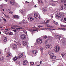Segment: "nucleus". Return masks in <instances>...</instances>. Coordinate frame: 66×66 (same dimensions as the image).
Here are the masks:
<instances>
[{"instance_id": "aec40b11", "label": "nucleus", "mask_w": 66, "mask_h": 66, "mask_svg": "<svg viewBox=\"0 0 66 66\" xmlns=\"http://www.w3.org/2000/svg\"><path fill=\"white\" fill-rule=\"evenodd\" d=\"M48 40L50 42H51L52 41V38L51 37H48Z\"/></svg>"}, {"instance_id": "423d86ee", "label": "nucleus", "mask_w": 66, "mask_h": 66, "mask_svg": "<svg viewBox=\"0 0 66 66\" xmlns=\"http://www.w3.org/2000/svg\"><path fill=\"white\" fill-rule=\"evenodd\" d=\"M20 37L22 39H26V35H22Z\"/></svg>"}, {"instance_id": "864d4df0", "label": "nucleus", "mask_w": 66, "mask_h": 66, "mask_svg": "<svg viewBox=\"0 0 66 66\" xmlns=\"http://www.w3.org/2000/svg\"><path fill=\"white\" fill-rule=\"evenodd\" d=\"M61 8H62V9H61V10H63V5H62Z\"/></svg>"}, {"instance_id": "1a4fd4ad", "label": "nucleus", "mask_w": 66, "mask_h": 66, "mask_svg": "<svg viewBox=\"0 0 66 66\" xmlns=\"http://www.w3.org/2000/svg\"><path fill=\"white\" fill-rule=\"evenodd\" d=\"M22 54L19 53L18 54L17 57L19 59H20L22 56Z\"/></svg>"}, {"instance_id": "393cba45", "label": "nucleus", "mask_w": 66, "mask_h": 66, "mask_svg": "<svg viewBox=\"0 0 66 66\" xmlns=\"http://www.w3.org/2000/svg\"><path fill=\"white\" fill-rule=\"evenodd\" d=\"M50 57L51 58V59H54L56 58V57L55 56H53L51 57Z\"/></svg>"}, {"instance_id": "0eeeda50", "label": "nucleus", "mask_w": 66, "mask_h": 66, "mask_svg": "<svg viewBox=\"0 0 66 66\" xmlns=\"http://www.w3.org/2000/svg\"><path fill=\"white\" fill-rule=\"evenodd\" d=\"M10 2L12 5H14L15 4V1L14 0H10Z\"/></svg>"}, {"instance_id": "dca6fc26", "label": "nucleus", "mask_w": 66, "mask_h": 66, "mask_svg": "<svg viewBox=\"0 0 66 66\" xmlns=\"http://www.w3.org/2000/svg\"><path fill=\"white\" fill-rule=\"evenodd\" d=\"M18 57H17V56H15L14 57L13 59V61H16L17 59H18Z\"/></svg>"}, {"instance_id": "a878e982", "label": "nucleus", "mask_w": 66, "mask_h": 66, "mask_svg": "<svg viewBox=\"0 0 66 66\" xmlns=\"http://www.w3.org/2000/svg\"><path fill=\"white\" fill-rule=\"evenodd\" d=\"M47 38V36L46 35H44V37H43V39L44 40H45V39H46Z\"/></svg>"}, {"instance_id": "09e8293b", "label": "nucleus", "mask_w": 66, "mask_h": 66, "mask_svg": "<svg viewBox=\"0 0 66 66\" xmlns=\"http://www.w3.org/2000/svg\"><path fill=\"white\" fill-rule=\"evenodd\" d=\"M34 31L33 30H32V29L31 30V32H33V31Z\"/></svg>"}, {"instance_id": "a211bd4d", "label": "nucleus", "mask_w": 66, "mask_h": 66, "mask_svg": "<svg viewBox=\"0 0 66 66\" xmlns=\"http://www.w3.org/2000/svg\"><path fill=\"white\" fill-rule=\"evenodd\" d=\"M28 19L29 20L32 21L34 20V18L31 17H30L28 18Z\"/></svg>"}, {"instance_id": "4468645a", "label": "nucleus", "mask_w": 66, "mask_h": 66, "mask_svg": "<svg viewBox=\"0 0 66 66\" xmlns=\"http://www.w3.org/2000/svg\"><path fill=\"white\" fill-rule=\"evenodd\" d=\"M3 40L4 41V42H6L7 41V39H6V38L5 36H4L3 37Z\"/></svg>"}, {"instance_id": "bf43d9fd", "label": "nucleus", "mask_w": 66, "mask_h": 66, "mask_svg": "<svg viewBox=\"0 0 66 66\" xmlns=\"http://www.w3.org/2000/svg\"><path fill=\"white\" fill-rule=\"evenodd\" d=\"M34 7H37L36 5H35L34 6Z\"/></svg>"}, {"instance_id": "f257e3e1", "label": "nucleus", "mask_w": 66, "mask_h": 66, "mask_svg": "<svg viewBox=\"0 0 66 66\" xmlns=\"http://www.w3.org/2000/svg\"><path fill=\"white\" fill-rule=\"evenodd\" d=\"M56 17H58L59 18H61V17H62V18H64V14L62 13L61 15L60 13H58L57 14Z\"/></svg>"}, {"instance_id": "ea45409f", "label": "nucleus", "mask_w": 66, "mask_h": 66, "mask_svg": "<svg viewBox=\"0 0 66 66\" xmlns=\"http://www.w3.org/2000/svg\"><path fill=\"white\" fill-rule=\"evenodd\" d=\"M3 6L2 5H0V9H2V8H3Z\"/></svg>"}, {"instance_id": "f3484780", "label": "nucleus", "mask_w": 66, "mask_h": 66, "mask_svg": "<svg viewBox=\"0 0 66 66\" xmlns=\"http://www.w3.org/2000/svg\"><path fill=\"white\" fill-rule=\"evenodd\" d=\"M11 55L12 54L10 53H7L6 55V56L7 57H8V56H11Z\"/></svg>"}, {"instance_id": "603ef678", "label": "nucleus", "mask_w": 66, "mask_h": 66, "mask_svg": "<svg viewBox=\"0 0 66 66\" xmlns=\"http://www.w3.org/2000/svg\"><path fill=\"white\" fill-rule=\"evenodd\" d=\"M47 43H48V41L46 40L45 41V44H47Z\"/></svg>"}, {"instance_id": "49530a36", "label": "nucleus", "mask_w": 66, "mask_h": 66, "mask_svg": "<svg viewBox=\"0 0 66 66\" xmlns=\"http://www.w3.org/2000/svg\"><path fill=\"white\" fill-rule=\"evenodd\" d=\"M5 34H6V35H7V34H9V32H8L7 31H6Z\"/></svg>"}, {"instance_id": "473e14b6", "label": "nucleus", "mask_w": 66, "mask_h": 66, "mask_svg": "<svg viewBox=\"0 0 66 66\" xmlns=\"http://www.w3.org/2000/svg\"><path fill=\"white\" fill-rule=\"evenodd\" d=\"M30 63L31 65H33L34 64V63L33 62H30Z\"/></svg>"}, {"instance_id": "69168bd1", "label": "nucleus", "mask_w": 66, "mask_h": 66, "mask_svg": "<svg viewBox=\"0 0 66 66\" xmlns=\"http://www.w3.org/2000/svg\"><path fill=\"white\" fill-rule=\"evenodd\" d=\"M64 10H66V7H65L64 8Z\"/></svg>"}, {"instance_id": "58836bf2", "label": "nucleus", "mask_w": 66, "mask_h": 66, "mask_svg": "<svg viewBox=\"0 0 66 66\" xmlns=\"http://www.w3.org/2000/svg\"><path fill=\"white\" fill-rule=\"evenodd\" d=\"M24 20H23L22 22L20 23L21 24V23H25V22H24Z\"/></svg>"}, {"instance_id": "a18cd8bd", "label": "nucleus", "mask_w": 66, "mask_h": 66, "mask_svg": "<svg viewBox=\"0 0 66 66\" xmlns=\"http://www.w3.org/2000/svg\"><path fill=\"white\" fill-rule=\"evenodd\" d=\"M40 50L41 51H43V49L42 48H40Z\"/></svg>"}, {"instance_id": "4c0bfd02", "label": "nucleus", "mask_w": 66, "mask_h": 66, "mask_svg": "<svg viewBox=\"0 0 66 66\" xmlns=\"http://www.w3.org/2000/svg\"><path fill=\"white\" fill-rule=\"evenodd\" d=\"M9 34L10 35H13V33L12 32H11L10 33H9Z\"/></svg>"}, {"instance_id": "c9c22d12", "label": "nucleus", "mask_w": 66, "mask_h": 66, "mask_svg": "<svg viewBox=\"0 0 66 66\" xmlns=\"http://www.w3.org/2000/svg\"><path fill=\"white\" fill-rule=\"evenodd\" d=\"M53 22L54 24H58V23L54 21H53Z\"/></svg>"}, {"instance_id": "2eb2a0df", "label": "nucleus", "mask_w": 66, "mask_h": 66, "mask_svg": "<svg viewBox=\"0 0 66 66\" xmlns=\"http://www.w3.org/2000/svg\"><path fill=\"white\" fill-rule=\"evenodd\" d=\"M42 2V0H38V3L39 4H43V3Z\"/></svg>"}, {"instance_id": "39448f33", "label": "nucleus", "mask_w": 66, "mask_h": 66, "mask_svg": "<svg viewBox=\"0 0 66 66\" xmlns=\"http://www.w3.org/2000/svg\"><path fill=\"white\" fill-rule=\"evenodd\" d=\"M37 42L38 44H40L42 43V40L38 38L37 40Z\"/></svg>"}, {"instance_id": "cd10ccee", "label": "nucleus", "mask_w": 66, "mask_h": 66, "mask_svg": "<svg viewBox=\"0 0 66 66\" xmlns=\"http://www.w3.org/2000/svg\"><path fill=\"white\" fill-rule=\"evenodd\" d=\"M16 27H17V25L16 26H14L13 27H11V29H15L16 28Z\"/></svg>"}, {"instance_id": "5701e85b", "label": "nucleus", "mask_w": 66, "mask_h": 66, "mask_svg": "<svg viewBox=\"0 0 66 66\" xmlns=\"http://www.w3.org/2000/svg\"><path fill=\"white\" fill-rule=\"evenodd\" d=\"M16 63L17 64H19V65H20V62L19 61H16Z\"/></svg>"}, {"instance_id": "20e7f679", "label": "nucleus", "mask_w": 66, "mask_h": 66, "mask_svg": "<svg viewBox=\"0 0 66 66\" xmlns=\"http://www.w3.org/2000/svg\"><path fill=\"white\" fill-rule=\"evenodd\" d=\"M34 16L35 18H36V19H40V15L39 14H34Z\"/></svg>"}, {"instance_id": "6ab92c4d", "label": "nucleus", "mask_w": 66, "mask_h": 66, "mask_svg": "<svg viewBox=\"0 0 66 66\" xmlns=\"http://www.w3.org/2000/svg\"><path fill=\"white\" fill-rule=\"evenodd\" d=\"M43 11L45 12L47 10V8L46 7H44L43 9Z\"/></svg>"}, {"instance_id": "bb28decb", "label": "nucleus", "mask_w": 66, "mask_h": 66, "mask_svg": "<svg viewBox=\"0 0 66 66\" xmlns=\"http://www.w3.org/2000/svg\"><path fill=\"white\" fill-rule=\"evenodd\" d=\"M47 27H48V28H54V26L50 25H48Z\"/></svg>"}, {"instance_id": "a19ab883", "label": "nucleus", "mask_w": 66, "mask_h": 66, "mask_svg": "<svg viewBox=\"0 0 66 66\" xmlns=\"http://www.w3.org/2000/svg\"><path fill=\"white\" fill-rule=\"evenodd\" d=\"M64 19H63V18H62V19H64L65 21H66V18L65 17V16H64Z\"/></svg>"}, {"instance_id": "5fc2aeb1", "label": "nucleus", "mask_w": 66, "mask_h": 66, "mask_svg": "<svg viewBox=\"0 0 66 66\" xmlns=\"http://www.w3.org/2000/svg\"><path fill=\"white\" fill-rule=\"evenodd\" d=\"M61 27H64V25H62L61 26Z\"/></svg>"}, {"instance_id": "774afa93", "label": "nucleus", "mask_w": 66, "mask_h": 66, "mask_svg": "<svg viewBox=\"0 0 66 66\" xmlns=\"http://www.w3.org/2000/svg\"><path fill=\"white\" fill-rule=\"evenodd\" d=\"M64 6H66V4H64Z\"/></svg>"}, {"instance_id": "7c9ffc66", "label": "nucleus", "mask_w": 66, "mask_h": 66, "mask_svg": "<svg viewBox=\"0 0 66 66\" xmlns=\"http://www.w3.org/2000/svg\"><path fill=\"white\" fill-rule=\"evenodd\" d=\"M22 27L18 28H16V30H21V29H22Z\"/></svg>"}, {"instance_id": "6e6552de", "label": "nucleus", "mask_w": 66, "mask_h": 66, "mask_svg": "<svg viewBox=\"0 0 66 66\" xmlns=\"http://www.w3.org/2000/svg\"><path fill=\"white\" fill-rule=\"evenodd\" d=\"M12 47L14 50H15L17 49V45L16 44H13L12 45Z\"/></svg>"}, {"instance_id": "e433bc0d", "label": "nucleus", "mask_w": 66, "mask_h": 66, "mask_svg": "<svg viewBox=\"0 0 66 66\" xmlns=\"http://www.w3.org/2000/svg\"><path fill=\"white\" fill-rule=\"evenodd\" d=\"M50 21V20H47L46 21V22L45 23V24H47V23H49Z\"/></svg>"}, {"instance_id": "8fccbe9b", "label": "nucleus", "mask_w": 66, "mask_h": 66, "mask_svg": "<svg viewBox=\"0 0 66 66\" xmlns=\"http://www.w3.org/2000/svg\"><path fill=\"white\" fill-rule=\"evenodd\" d=\"M9 13H10V14H13V12L10 11V12H9Z\"/></svg>"}, {"instance_id": "f03ea898", "label": "nucleus", "mask_w": 66, "mask_h": 66, "mask_svg": "<svg viewBox=\"0 0 66 66\" xmlns=\"http://www.w3.org/2000/svg\"><path fill=\"white\" fill-rule=\"evenodd\" d=\"M60 50V47L57 46L54 47V50L55 52H58Z\"/></svg>"}, {"instance_id": "c756f323", "label": "nucleus", "mask_w": 66, "mask_h": 66, "mask_svg": "<svg viewBox=\"0 0 66 66\" xmlns=\"http://www.w3.org/2000/svg\"><path fill=\"white\" fill-rule=\"evenodd\" d=\"M50 5H52V6H55V4L52 3H51L50 4Z\"/></svg>"}, {"instance_id": "0e129e2a", "label": "nucleus", "mask_w": 66, "mask_h": 66, "mask_svg": "<svg viewBox=\"0 0 66 66\" xmlns=\"http://www.w3.org/2000/svg\"><path fill=\"white\" fill-rule=\"evenodd\" d=\"M40 66V65H36V66Z\"/></svg>"}, {"instance_id": "9d476101", "label": "nucleus", "mask_w": 66, "mask_h": 66, "mask_svg": "<svg viewBox=\"0 0 66 66\" xmlns=\"http://www.w3.org/2000/svg\"><path fill=\"white\" fill-rule=\"evenodd\" d=\"M37 52H38V51L37 50H35L32 51V53L33 54H36V53H37Z\"/></svg>"}, {"instance_id": "c85d7f7f", "label": "nucleus", "mask_w": 66, "mask_h": 66, "mask_svg": "<svg viewBox=\"0 0 66 66\" xmlns=\"http://www.w3.org/2000/svg\"><path fill=\"white\" fill-rule=\"evenodd\" d=\"M13 17L14 18H19V16L16 15H14L13 16Z\"/></svg>"}, {"instance_id": "2f4dec72", "label": "nucleus", "mask_w": 66, "mask_h": 66, "mask_svg": "<svg viewBox=\"0 0 66 66\" xmlns=\"http://www.w3.org/2000/svg\"><path fill=\"white\" fill-rule=\"evenodd\" d=\"M62 2H64V3H65V4H66V0H62L61 1Z\"/></svg>"}, {"instance_id": "4d7b16f0", "label": "nucleus", "mask_w": 66, "mask_h": 66, "mask_svg": "<svg viewBox=\"0 0 66 66\" xmlns=\"http://www.w3.org/2000/svg\"><path fill=\"white\" fill-rule=\"evenodd\" d=\"M61 30H65V28H61Z\"/></svg>"}, {"instance_id": "13d9d810", "label": "nucleus", "mask_w": 66, "mask_h": 66, "mask_svg": "<svg viewBox=\"0 0 66 66\" xmlns=\"http://www.w3.org/2000/svg\"><path fill=\"white\" fill-rule=\"evenodd\" d=\"M61 55L62 57H64V55H63V54H62Z\"/></svg>"}, {"instance_id": "412c9836", "label": "nucleus", "mask_w": 66, "mask_h": 66, "mask_svg": "<svg viewBox=\"0 0 66 66\" xmlns=\"http://www.w3.org/2000/svg\"><path fill=\"white\" fill-rule=\"evenodd\" d=\"M55 37H56V38H57L60 40V38H61V36L59 35L55 36Z\"/></svg>"}, {"instance_id": "7ed1b4c3", "label": "nucleus", "mask_w": 66, "mask_h": 66, "mask_svg": "<svg viewBox=\"0 0 66 66\" xmlns=\"http://www.w3.org/2000/svg\"><path fill=\"white\" fill-rule=\"evenodd\" d=\"M45 47L47 49H50L52 47V45H51L47 44L45 46Z\"/></svg>"}, {"instance_id": "c03bdc74", "label": "nucleus", "mask_w": 66, "mask_h": 66, "mask_svg": "<svg viewBox=\"0 0 66 66\" xmlns=\"http://www.w3.org/2000/svg\"><path fill=\"white\" fill-rule=\"evenodd\" d=\"M25 3H30V2H28V1H26L25 2Z\"/></svg>"}, {"instance_id": "9b49d317", "label": "nucleus", "mask_w": 66, "mask_h": 66, "mask_svg": "<svg viewBox=\"0 0 66 66\" xmlns=\"http://www.w3.org/2000/svg\"><path fill=\"white\" fill-rule=\"evenodd\" d=\"M22 44L23 45H24V46H26L27 45V43L26 42L23 41L22 42Z\"/></svg>"}, {"instance_id": "de8ad7c7", "label": "nucleus", "mask_w": 66, "mask_h": 66, "mask_svg": "<svg viewBox=\"0 0 66 66\" xmlns=\"http://www.w3.org/2000/svg\"><path fill=\"white\" fill-rule=\"evenodd\" d=\"M43 27V26H38V28H40L41 27Z\"/></svg>"}, {"instance_id": "f704fd0d", "label": "nucleus", "mask_w": 66, "mask_h": 66, "mask_svg": "<svg viewBox=\"0 0 66 66\" xmlns=\"http://www.w3.org/2000/svg\"><path fill=\"white\" fill-rule=\"evenodd\" d=\"M38 29H35L33 30V31H38Z\"/></svg>"}, {"instance_id": "680f3d73", "label": "nucleus", "mask_w": 66, "mask_h": 66, "mask_svg": "<svg viewBox=\"0 0 66 66\" xmlns=\"http://www.w3.org/2000/svg\"><path fill=\"white\" fill-rule=\"evenodd\" d=\"M3 33H5V34L6 33V31H4L3 32Z\"/></svg>"}, {"instance_id": "79ce46f5", "label": "nucleus", "mask_w": 66, "mask_h": 66, "mask_svg": "<svg viewBox=\"0 0 66 66\" xmlns=\"http://www.w3.org/2000/svg\"><path fill=\"white\" fill-rule=\"evenodd\" d=\"M16 31H17V29H15L14 30H13V31L14 32H16Z\"/></svg>"}, {"instance_id": "f8f14e48", "label": "nucleus", "mask_w": 66, "mask_h": 66, "mask_svg": "<svg viewBox=\"0 0 66 66\" xmlns=\"http://www.w3.org/2000/svg\"><path fill=\"white\" fill-rule=\"evenodd\" d=\"M0 61H1V62H4V59L3 57H2L0 58Z\"/></svg>"}, {"instance_id": "b1692460", "label": "nucleus", "mask_w": 66, "mask_h": 66, "mask_svg": "<svg viewBox=\"0 0 66 66\" xmlns=\"http://www.w3.org/2000/svg\"><path fill=\"white\" fill-rule=\"evenodd\" d=\"M50 57H51V56H54V54L53 53H51L50 54Z\"/></svg>"}, {"instance_id": "72a5a7b5", "label": "nucleus", "mask_w": 66, "mask_h": 66, "mask_svg": "<svg viewBox=\"0 0 66 66\" xmlns=\"http://www.w3.org/2000/svg\"><path fill=\"white\" fill-rule=\"evenodd\" d=\"M23 32H24V33H26V35H27V36H28V35L27 34V31H26V30H24L23 31Z\"/></svg>"}, {"instance_id": "3c124183", "label": "nucleus", "mask_w": 66, "mask_h": 66, "mask_svg": "<svg viewBox=\"0 0 66 66\" xmlns=\"http://www.w3.org/2000/svg\"><path fill=\"white\" fill-rule=\"evenodd\" d=\"M63 56H65V55H66V53H63Z\"/></svg>"}, {"instance_id": "052dcab7", "label": "nucleus", "mask_w": 66, "mask_h": 66, "mask_svg": "<svg viewBox=\"0 0 66 66\" xmlns=\"http://www.w3.org/2000/svg\"><path fill=\"white\" fill-rule=\"evenodd\" d=\"M2 21V20L0 18V21Z\"/></svg>"}, {"instance_id": "338daca9", "label": "nucleus", "mask_w": 66, "mask_h": 66, "mask_svg": "<svg viewBox=\"0 0 66 66\" xmlns=\"http://www.w3.org/2000/svg\"><path fill=\"white\" fill-rule=\"evenodd\" d=\"M64 27H66V25H64Z\"/></svg>"}, {"instance_id": "37998d69", "label": "nucleus", "mask_w": 66, "mask_h": 66, "mask_svg": "<svg viewBox=\"0 0 66 66\" xmlns=\"http://www.w3.org/2000/svg\"><path fill=\"white\" fill-rule=\"evenodd\" d=\"M50 30L51 31H53V30H55V29H51Z\"/></svg>"}, {"instance_id": "4be33fe9", "label": "nucleus", "mask_w": 66, "mask_h": 66, "mask_svg": "<svg viewBox=\"0 0 66 66\" xmlns=\"http://www.w3.org/2000/svg\"><path fill=\"white\" fill-rule=\"evenodd\" d=\"M25 11V10L24 9H23L21 11V13L22 14H23L24 12Z\"/></svg>"}, {"instance_id": "6e6d98bb", "label": "nucleus", "mask_w": 66, "mask_h": 66, "mask_svg": "<svg viewBox=\"0 0 66 66\" xmlns=\"http://www.w3.org/2000/svg\"><path fill=\"white\" fill-rule=\"evenodd\" d=\"M3 20H4V21H6V19H3Z\"/></svg>"}, {"instance_id": "ddd939ff", "label": "nucleus", "mask_w": 66, "mask_h": 66, "mask_svg": "<svg viewBox=\"0 0 66 66\" xmlns=\"http://www.w3.org/2000/svg\"><path fill=\"white\" fill-rule=\"evenodd\" d=\"M28 64V61L27 60H25L23 62V64L24 65H26Z\"/></svg>"}, {"instance_id": "e2e57ef3", "label": "nucleus", "mask_w": 66, "mask_h": 66, "mask_svg": "<svg viewBox=\"0 0 66 66\" xmlns=\"http://www.w3.org/2000/svg\"><path fill=\"white\" fill-rule=\"evenodd\" d=\"M5 30L6 31H9V30L8 29H5Z\"/></svg>"}]
</instances>
